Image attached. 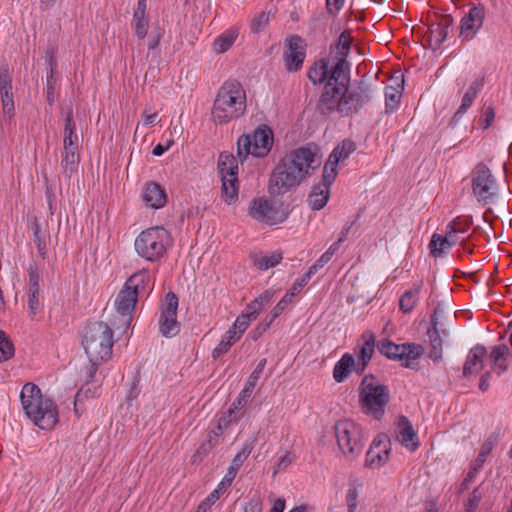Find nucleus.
I'll return each mask as SVG.
<instances>
[{"label":"nucleus","mask_w":512,"mask_h":512,"mask_svg":"<svg viewBox=\"0 0 512 512\" xmlns=\"http://www.w3.org/2000/svg\"><path fill=\"white\" fill-rule=\"evenodd\" d=\"M0 98L3 112L12 115L15 106L12 92V78L8 65H2L0 67Z\"/></svg>","instance_id":"obj_21"},{"label":"nucleus","mask_w":512,"mask_h":512,"mask_svg":"<svg viewBox=\"0 0 512 512\" xmlns=\"http://www.w3.org/2000/svg\"><path fill=\"white\" fill-rule=\"evenodd\" d=\"M246 110V94L240 82L226 81L218 90L212 108V118L224 124L237 119Z\"/></svg>","instance_id":"obj_4"},{"label":"nucleus","mask_w":512,"mask_h":512,"mask_svg":"<svg viewBox=\"0 0 512 512\" xmlns=\"http://www.w3.org/2000/svg\"><path fill=\"white\" fill-rule=\"evenodd\" d=\"M243 406H238L236 402H234L231 407L229 408L227 415H223L220 417L218 421V432L221 434L224 429H226L232 421L236 419V416H234L235 412L242 408Z\"/></svg>","instance_id":"obj_46"},{"label":"nucleus","mask_w":512,"mask_h":512,"mask_svg":"<svg viewBox=\"0 0 512 512\" xmlns=\"http://www.w3.org/2000/svg\"><path fill=\"white\" fill-rule=\"evenodd\" d=\"M498 438V433H493L489 436V438L483 443L476 460L471 466L475 467L477 470L481 469L485 462L486 456L491 453V451L493 450L494 446L498 441Z\"/></svg>","instance_id":"obj_36"},{"label":"nucleus","mask_w":512,"mask_h":512,"mask_svg":"<svg viewBox=\"0 0 512 512\" xmlns=\"http://www.w3.org/2000/svg\"><path fill=\"white\" fill-rule=\"evenodd\" d=\"M26 416L42 430H51L59 421L58 408L50 398L43 397L34 383H26L20 394Z\"/></svg>","instance_id":"obj_3"},{"label":"nucleus","mask_w":512,"mask_h":512,"mask_svg":"<svg viewBox=\"0 0 512 512\" xmlns=\"http://www.w3.org/2000/svg\"><path fill=\"white\" fill-rule=\"evenodd\" d=\"M252 321H254V319L243 311L236 318L233 325L243 334L246 331V329L249 327V325Z\"/></svg>","instance_id":"obj_55"},{"label":"nucleus","mask_w":512,"mask_h":512,"mask_svg":"<svg viewBox=\"0 0 512 512\" xmlns=\"http://www.w3.org/2000/svg\"><path fill=\"white\" fill-rule=\"evenodd\" d=\"M494 118H495V111H494L493 106L489 105V106L485 107L484 112H483V118L480 119V127L483 130L488 129L491 126L492 122L494 121Z\"/></svg>","instance_id":"obj_54"},{"label":"nucleus","mask_w":512,"mask_h":512,"mask_svg":"<svg viewBox=\"0 0 512 512\" xmlns=\"http://www.w3.org/2000/svg\"><path fill=\"white\" fill-rule=\"evenodd\" d=\"M273 296V291H264L262 294H260L257 298H255L251 303L247 305L244 312L255 320L260 314V312L264 309V307L271 302Z\"/></svg>","instance_id":"obj_32"},{"label":"nucleus","mask_w":512,"mask_h":512,"mask_svg":"<svg viewBox=\"0 0 512 512\" xmlns=\"http://www.w3.org/2000/svg\"><path fill=\"white\" fill-rule=\"evenodd\" d=\"M64 140H67L68 144H70L71 141L79 142V137L76 134V123L73 119V111L71 108L67 110L65 116Z\"/></svg>","instance_id":"obj_38"},{"label":"nucleus","mask_w":512,"mask_h":512,"mask_svg":"<svg viewBox=\"0 0 512 512\" xmlns=\"http://www.w3.org/2000/svg\"><path fill=\"white\" fill-rule=\"evenodd\" d=\"M375 376L365 375L359 386V405L362 412L381 420L390 401V392L386 385L375 383Z\"/></svg>","instance_id":"obj_6"},{"label":"nucleus","mask_w":512,"mask_h":512,"mask_svg":"<svg viewBox=\"0 0 512 512\" xmlns=\"http://www.w3.org/2000/svg\"><path fill=\"white\" fill-rule=\"evenodd\" d=\"M268 23L269 14L266 12H261L251 20L250 29L253 33L257 34L262 31L268 25Z\"/></svg>","instance_id":"obj_47"},{"label":"nucleus","mask_w":512,"mask_h":512,"mask_svg":"<svg viewBox=\"0 0 512 512\" xmlns=\"http://www.w3.org/2000/svg\"><path fill=\"white\" fill-rule=\"evenodd\" d=\"M178 297L169 291L165 295V301L160 307L158 319L159 332L166 338H172L180 332L181 324L177 320Z\"/></svg>","instance_id":"obj_15"},{"label":"nucleus","mask_w":512,"mask_h":512,"mask_svg":"<svg viewBox=\"0 0 512 512\" xmlns=\"http://www.w3.org/2000/svg\"><path fill=\"white\" fill-rule=\"evenodd\" d=\"M232 345L233 344L229 343V341H226L225 339L222 338V340L217 345V347H215L214 350L212 351L213 359L216 360L219 357H221L222 355H224L225 353H227Z\"/></svg>","instance_id":"obj_57"},{"label":"nucleus","mask_w":512,"mask_h":512,"mask_svg":"<svg viewBox=\"0 0 512 512\" xmlns=\"http://www.w3.org/2000/svg\"><path fill=\"white\" fill-rule=\"evenodd\" d=\"M347 83L330 80L323 88L316 110L323 116L337 111L342 117L358 113L373 98V87L365 79L350 85V72Z\"/></svg>","instance_id":"obj_1"},{"label":"nucleus","mask_w":512,"mask_h":512,"mask_svg":"<svg viewBox=\"0 0 512 512\" xmlns=\"http://www.w3.org/2000/svg\"><path fill=\"white\" fill-rule=\"evenodd\" d=\"M113 335L112 328L106 322L96 321L87 324L82 337V346L89 361L103 363L111 358Z\"/></svg>","instance_id":"obj_5"},{"label":"nucleus","mask_w":512,"mask_h":512,"mask_svg":"<svg viewBox=\"0 0 512 512\" xmlns=\"http://www.w3.org/2000/svg\"><path fill=\"white\" fill-rule=\"evenodd\" d=\"M358 488L357 486H351L347 491L346 502L347 512H356L358 505Z\"/></svg>","instance_id":"obj_50"},{"label":"nucleus","mask_w":512,"mask_h":512,"mask_svg":"<svg viewBox=\"0 0 512 512\" xmlns=\"http://www.w3.org/2000/svg\"><path fill=\"white\" fill-rule=\"evenodd\" d=\"M478 471L479 470H477L475 467L470 466V469H469L467 475L465 476V478L463 479V481L461 482V484L459 486V493H463L465 490L468 489L469 484L473 482V480L476 476V473Z\"/></svg>","instance_id":"obj_59"},{"label":"nucleus","mask_w":512,"mask_h":512,"mask_svg":"<svg viewBox=\"0 0 512 512\" xmlns=\"http://www.w3.org/2000/svg\"><path fill=\"white\" fill-rule=\"evenodd\" d=\"M450 247H452V246H451V242H449V238H445L442 235L437 234V233H435L432 236V239L430 241V249H431V253L434 256L441 255Z\"/></svg>","instance_id":"obj_39"},{"label":"nucleus","mask_w":512,"mask_h":512,"mask_svg":"<svg viewBox=\"0 0 512 512\" xmlns=\"http://www.w3.org/2000/svg\"><path fill=\"white\" fill-rule=\"evenodd\" d=\"M397 439L399 442L411 451H415L419 447L417 434L409 421V419L401 415L397 421Z\"/></svg>","instance_id":"obj_24"},{"label":"nucleus","mask_w":512,"mask_h":512,"mask_svg":"<svg viewBox=\"0 0 512 512\" xmlns=\"http://www.w3.org/2000/svg\"><path fill=\"white\" fill-rule=\"evenodd\" d=\"M34 241L37 245L38 251L42 257L45 256L46 253V243L45 240L40 235V227L36 223L34 228Z\"/></svg>","instance_id":"obj_58"},{"label":"nucleus","mask_w":512,"mask_h":512,"mask_svg":"<svg viewBox=\"0 0 512 512\" xmlns=\"http://www.w3.org/2000/svg\"><path fill=\"white\" fill-rule=\"evenodd\" d=\"M485 14V7L482 4L471 7L461 20L460 36L472 39L483 26Z\"/></svg>","instance_id":"obj_19"},{"label":"nucleus","mask_w":512,"mask_h":512,"mask_svg":"<svg viewBox=\"0 0 512 512\" xmlns=\"http://www.w3.org/2000/svg\"><path fill=\"white\" fill-rule=\"evenodd\" d=\"M402 92L397 88L388 86L385 91L386 112L393 110L400 102Z\"/></svg>","instance_id":"obj_44"},{"label":"nucleus","mask_w":512,"mask_h":512,"mask_svg":"<svg viewBox=\"0 0 512 512\" xmlns=\"http://www.w3.org/2000/svg\"><path fill=\"white\" fill-rule=\"evenodd\" d=\"M273 145V131L265 125H259L252 135L244 134L237 141V158L240 162L247 159L249 155L258 158L265 157Z\"/></svg>","instance_id":"obj_8"},{"label":"nucleus","mask_w":512,"mask_h":512,"mask_svg":"<svg viewBox=\"0 0 512 512\" xmlns=\"http://www.w3.org/2000/svg\"><path fill=\"white\" fill-rule=\"evenodd\" d=\"M354 366V357L350 353H345L335 364L333 369V378L336 382L341 383L346 380Z\"/></svg>","instance_id":"obj_31"},{"label":"nucleus","mask_w":512,"mask_h":512,"mask_svg":"<svg viewBox=\"0 0 512 512\" xmlns=\"http://www.w3.org/2000/svg\"><path fill=\"white\" fill-rule=\"evenodd\" d=\"M352 43L351 30L345 29L339 36L337 43L331 46V53L336 50V63L332 66L330 80H334L340 84L348 81V73L350 72V64L347 57L350 53Z\"/></svg>","instance_id":"obj_14"},{"label":"nucleus","mask_w":512,"mask_h":512,"mask_svg":"<svg viewBox=\"0 0 512 512\" xmlns=\"http://www.w3.org/2000/svg\"><path fill=\"white\" fill-rule=\"evenodd\" d=\"M318 148L303 146L299 147L284 156L273 169L268 191L271 195H283L310 176L309 170H315L321 164L317 155Z\"/></svg>","instance_id":"obj_2"},{"label":"nucleus","mask_w":512,"mask_h":512,"mask_svg":"<svg viewBox=\"0 0 512 512\" xmlns=\"http://www.w3.org/2000/svg\"><path fill=\"white\" fill-rule=\"evenodd\" d=\"M242 336V333L234 326L232 325L229 330L225 333L223 336V339L226 341H229V343L234 344L236 341H238Z\"/></svg>","instance_id":"obj_62"},{"label":"nucleus","mask_w":512,"mask_h":512,"mask_svg":"<svg viewBox=\"0 0 512 512\" xmlns=\"http://www.w3.org/2000/svg\"><path fill=\"white\" fill-rule=\"evenodd\" d=\"M79 161H80L79 152L64 153V158L62 160V166L64 169V173L70 177L72 172L75 170V168L79 164Z\"/></svg>","instance_id":"obj_43"},{"label":"nucleus","mask_w":512,"mask_h":512,"mask_svg":"<svg viewBox=\"0 0 512 512\" xmlns=\"http://www.w3.org/2000/svg\"><path fill=\"white\" fill-rule=\"evenodd\" d=\"M148 282L149 274L145 270L138 271L127 279L115 301V306L119 314L122 316H131L138 301V297L146 290Z\"/></svg>","instance_id":"obj_9"},{"label":"nucleus","mask_w":512,"mask_h":512,"mask_svg":"<svg viewBox=\"0 0 512 512\" xmlns=\"http://www.w3.org/2000/svg\"><path fill=\"white\" fill-rule=\"evenodd\" d=\"M56 87V79L54 78L53 69H51L50 73L47 75V92H46V100L50 106L54 103V93Z\"/></svg>","instance_id":"obj_53"},{"label":"nucleus","mask_w":512,"mask_h":512,"mask_svg":"<svg viewBox=\"0 0 512 512\" xmlns=\"http://www.w3.org/2000/svg\"><path fill=\"white\" fill-rule=\"evenodd\" d=\"M142 197L146 205L154 209L162 208L167 203L165 190L156 182L145 185Z\"/></svg>","instance_id":"obj_27"},{"label":"nucleus","mask_w":512,"mask_h":512,"mask_svg":"<svg viewBox=\"0 0 512 512\" xmlns=\"http://www.w3.org/2000/svg\"><path fill=\"white\" fill-rule=\"evenodd\" d=\"M218 170L222 180V197L228 204L238 199L237 158L228 152H222L218 159Z\"/></svg>","instance_id":"obj_10"},{"label":"nucleus","mask_w":512,"mask_h":512,"mask_svg":"<svg viewBox=\"0 0 512 512\" xmlns=\"http://www.w3.org/2000/svg\"><path fill=\"white\" fill-rule=\"evenodd\" d=\"M244 512H262V502L260 498L253 497L244 507Z\"/></svg>","instance_id":"obj_61"},{"label":"nucleus","mask_w":512,"mask_h":512,"mask_svg":"<svg viewBox=\"0 0 512 512\" xmlns=\"http://www.w3.org/2000/svg\"><path fill=\"white\" fill-rule=\"evenodd\" d=\"M235 39L234 33L220 35L215 39L213 48L217 53H224L233 45Z\"/></svg>","instance_id":"obj_42"},{"label":"nucleus","mask_w":512,"mask_h":512,"mask_svg":"<svg viewBox=\"0 0 512 512\" xmlns=\"http://www.w3.org/2000/svg\"><path fill=\"white\" fill-rule=\"evenodd\" d=\"M472 224V217L456 218L454 221L447 225V229L455 230V233H466Z\"/></svg>","instance_id":"obj_49"},{"label":"nucleus","mask_w":512,"mask_h":512,"mask_svg":"<svg viewBox=\"0 0 512 512\" xmlns=\"http://www.w3.org/2000/svg\"><path fill=\"white\" fill-rule=\"evenodd\" d=\"M135 34L139 39H144L148 31V20L132 21Z\"/></svg>","instance_id":"obj_56"},{"label":"nucleus","mask_w":512,"mask_h":512,"mask_svg":"<svg viewBox=\"0 0 512 512\" xmlns=\"http://www.w3.org/2000/svg\"><path fill=\"white\" fill-rule=\"evenodd\" d=\"M443 313L444 308L441 305H437L430 317V327L427 330L430 343L429 357L434 361L442 360L443 341L439 331V318Z\"/></svg>","instance_id":"obj_18"},{"label":"nucleus","mask_w":512,"mask_h":512,"mask_svg":"<svg viewBox=\"0 0 512 512\" xmlns=\"http://www.w3.org/2000/svg\"><path fill=\"white\" fill-rule=\"evenodd\" d=\"M332 66L329 65V59L322 58L315 62L308 70L307 76L314 85L323 84L330 81Z\"/></svg>","instance_id":"obj_28"},{"label":"nucleus","mask_w":512,"mask_h":512,"mask_svg":"<svg viewBox=\"0 0 512 512\" xmlns=\"http://www.w3.org/2000/svg\"><path fill=\"white\" fill-rule=\"evenodd\" d=\"M335 251V248L331 246L328 251L323 253L321 257L308 269V273L312 276L314 275L319 269L323 268L325 264H327Z\"/></svg>","instance_id":"obj_48"},{"label":"nucleus","mask_w":512,"mask_h":512,"mask_svg":"<svg viewBox=\"0 0 512 512\" xmlns=\"http://www.w3.org/2000/svg\"><path fill=\"white\" fill-rule=\"evenodd\" d=\"M29 282H28V307L30 315L33 317L41 310L40 303V275L36 264H31L28 269Z\"/></svg>","instance_id":"obj_22"},{"label":"nucleus","mask_w":512,"mask_h":512,"mask_svg":"<svg viewBox=\"0 0 512 512\" xmlns=\"http://www.w3.org/2000/svg\"><path fill=\"white\" fill-rule=\"evenodd\" d=\"M483 85V78L476 79L474 82L471 83V85L469 86V88L467 89L466 93L462 98V103L460 107L454 114V119L460 117L468 110V108L472 105L477 93L481 90Z\"/></svg>","instance_id":"obj_30"},{"label":"nucleus","mask_w":512,"mask_h":512,"mask_svg":"<svg viewBox=\"0 0 512 512\" xmlns=\"http://www.w3.org/2000/svg\"><path fill=\"white\" fill-rule=\"evenodd\" d=\"M171 245V234L161 226L143 230L134 241L136 253L150 262H155L163 257Z\"/></svg>","instance_id":"obj_7"},{"label":"nucleus","mask_w":512,"mask_h":512,"mask_svg":"<svg viewBox=\"0 0 512 512\" xmlns=\"http://www.w3.org/2000/svg\"><path fill=\"white\" fill-rule=\"evenodd\" d=\"M487 355L485 346L477 344L470 349L463 367V376L475 375L483 368V359Z\"/></svg>","instance_id":"obj_26"},{"label":"nucleus","mask_w":512,"mask_h":512,"mask_svg":"<svg viewBox=\"0 0 512 512\" xmlns=\"http://www.w3.org/2000/svg\"><path fill=\"white\" fill-rule=\"evenodd\" d=\"M283 259L282 253L280 251H275L267 255L254 254L252 255V261L255 267L259 270H267L269 268L275 267L278 265Z\"/></svg>","instance_id":"obj_33"},{"label":"nucleus","mask_w":512,"mask_h":512,"mask_svg":"<svg viewBox=\"0 0 512 512\" xmlns=\"http://www.w3.org/2000/svg\"><path fill=\"white\" fill-rule=\"evenodd\" d=\"M301 37L297 35L290 36L287 39L288 51L284 53L285 65L288 71H298L304 62L305 52L299 51Z\"/></svg>","instance_id":"obj_23"},{"label":"nucleus","mask_w":512,"mask_h":512,"mask_svg":"<svg viewBox=\"0 0 512 512\" xmlns=\"http://www.w3.org/2000/svg\"><path fill=\"white\" fill-rule=\"evenodd\" d=\"M248 214L268 226L283 223L288 217V211L283 204L265 197L253 199Z\"/></svg>","instance_id":"obj_11"},{"label":"nucleus","mask_w":512,"mask_h":512,"mask_svg":"<svg viewBox=\"0 0 512 512\" xmlns=\"http://www.w3.org/2000/svg\"><path fill=\"white\" fill-rule=\"evenodd\" d=\"M335 178L336 173L333 172V169L330 172L323 171L321 182L313 186L308 196V204L312 210L318 211L326 206L330 196V187Z\"/></svg>","instance_id":"obj_17"},{"label":"nucleus","mask_w":512,"mask_h":512,"mask_svg":"<svg viewBox=\"0 0 512 512\" xmlns=\"http://www.w3.org/2000/svg\"><path fill=\"white\" fill-rule=\"evenodd\" d=\"M211 449V446H208L206 443H203L192 456V463L201 462Z\"/></svg>","instance_id":"obj_60"},{"label":"nucleus","mask_w":512,"mask_h":512,"mask_svg":"<svg viewBox=\"0 0 512 512\" xmlns=\"http://www.w3.org/2000/svg\"><path fill=\"white\" fill-rule=\"evenodd\" d=\"M266 365V359H262L257 367L255 368V370L250 374L246 384H245V387L243 388V390L240 392L237 400L235 401L237 403L238 406H245L249 397L251 396L256 384H257V381L260 377V374L261 372L263 371L264 367Z\"/></svg>","instance_id":"obj_29"},{"label":"nucleus","mask_w":512,"mask_h":512,"mask_svg":"<svg viewBox=\"0 0 512 512\" xmlns=\"http://www.w3.org/2000/svg\"><path fill=\"white\" fill-rule=\"evenodd\" d=\"M512 353L509 350V348L502 344L495 346L491 353H490V359L492 360V365H496L499 361H506L508 357H511Z\"/></svg>","instance_id":"obj_45"},{"label":"nucleus","mask_w":512,"mask_h":512,"mask_svg":"<svg viewBox=\"0 0 512 512\" xmlns=\"http://www.w3.org/2000/svg\"><path fill=\"white\" fill-rule=\"evenodd\" d=\"M14 355V345L8 339L6 333L0 330V362H4L12 358Z\"/></svg>","instance_id":"obj_41"},{"label":"nucleus","mask_w":512,"mask_h":512,"mask_svg":"<svg viewBox=\"0 0 512 512\" xmlns=\"http://www.w3.org/2000/svg\"><path fill=\"white\" fill-rule=\"evenodd\" d=\"M254 448V442L250 441L245 443L241 451H239L235 457L233 458L229 467L233 468L236 471H239L243 463L247 460L249 455L251 454Z\"/></svg>","instance_id":"obj_40"},{"label":"nucleus","mask_w":512,"mask_h":512,"mask_svg":"<svg viewBox=\"0 0 512 512\" xmlns=\"http://www.w3.org/2000/svg\"><path fill=\"white\" fill-rule=\"evenodd\" d=\"M312 276L306 272L299 280H297L288 292H294V296L308 283Z\"/></svg>","instance_id":"obj_63"},{"label":"nucleus","mask_w":512,"mask_h":512,"mask_svg":"<svg viewBox=\"0 0 512 512\" xmlns=\"http://www.w3.org/2000/svg\"><path fill=\"white\" fill-rule=\"evenodd\" d=\"M377 348L382 355L391 360H405V367H410L409 361L416 360L424 353V348L416 344H395L389 340H381Z\"/></svg>","instance_id":"obj_16"},{"label":"nucleus","mask_w":512,"mask_h":512,"mask_svg":"<svg viewBox=\"0 0 512 512\" xmlns=\"http://www.w3.org/2000/svg\"><path fill=\"white\" fill-rule=\"evenodd\" d=\"M422 288V282L414 285V287L401 296L399 300V308L403 313H409L413 310L419 300V292Z\"/></svg>","instance_id":"obj_34"},{"label":"nucleus","mask_w":512,"mask_h":512,"mask_svg":"<svg viewBox=\"0 0 512 512\" xmlns=\"http://www.w3.org/2000/svg\"><path fill=\"white\" fill-rule=\"evenodd\" d=\"M481 499H482V494H481L479 488H475L470 495L467 509H472L473 511H475V509L479 505Z\"/></svg>","instance_id":"obj_64"},{"label":"nucleus","mask_w":512,"mask_h":512,"mask_svg":"<svg viewBox=\"0 0 512 512\" xmlns=\"http://www.w3.org/2000/svg\"><path fill=\"white\" fill-rule=\"evenodd\" d=\"M335 436L341 452L350 460L355 459L362 450L360 443L361 430L350 420L338 421L335 426Z\"/></svg>","instance_id":"obj_12"},{"label":"nucleus","mask_w":512,"mask_h":512,"mask_svg":"<svg viewBox=\"0 0 512 512\" xmlns=\"http://www.w3.org/2000/svg\"><path fill=\"white\" fill-rule=\"evenodd\" d=\"M386 438V435L380 434L373 440L370 449L366 453V466L372 468L381 467L387 462L390 448L386 444L381 448V445L385 442Z\"/></svg>","instance_id":"obj_20"},{"label":"nucleus","mask_w":512,"mask_h":512,"mask_svg":"<svg viewBox=\"0 0 512 512\" xmlns=\"http://www.w3.org/2000/svg\"><path fill=\"white\" fill-rule=\"evenodd\" d=\"M294 297V292H287L283 298L276 304V306L272 309L273 316L279 317L285 308L292 302V299Z\"/></svg>","instance_id":"obj_52"},{"label":"nucleus","mask_w":512,"mask_h":512,"mask_svg":"<svg viewBox=\"0 0 512 512\" xmlns=\"http://www.w3.org/2000/svg\"><path fill=\"white\" fill-rule=\"evenodd\" d=\"M219 489L213 490L199 505L196 512H206L219 499Z\"/></svg>","instance_id":"obj_51"},{"label":"nucleus","mask_w":512,"mask_h":512,"mask_svg":"<svg viewBox=\"0 0 512 512\" xmlns=\"http://www.w3.org/2000/svg\"><path fill=\"white\" fill-rule=\"evenodd\" d=\"M449 31L440 28L438 25H432L429 29V47L433 51H437L446 40Z\"/></svg>","instance_id":"obj_37"},{"label":"nucleus","mask_w":512,"mask_h":512,"mask_svg":"<svg viewBox=\"0 0 512 512\" xmlns=\"http://www.w3.org/2000/svg\"><path fill=\"white\" fill-rule=\"evenodd\" d=\"M362 340H363V343L358 344V347H359L358 357H359V360L369 363L374 354V351H375L374 334L370 333V332H366L362 335Z\"/></svg>","instance_id":"obj_35"},{"label":"nucleus","mask_w":512,"mask_h":512,"mask_svg":"<svg viewBox=\"0 0 512 512\" xmlns=\"http://www.w3.org/2000/svg\"><path fill=\"white\" fill-rule=\"evenodd\" d=\"M356 150V144L354 141L350 139L343 140L339 145H337L332 153L330 154L328 161L324 165L323 171L330 172L333 169V172L337 174V165L340 161H344L349 157L351 153Z\"/></svg>","instance_id":"obj_25"},{"label":"nucleus","mask_w":512,"mask_h":512,"mask_svg":"<svg viewBox=\"0 0 512 512\" xmlns=\"http://www.w3.org/2000/svg\"><path fill=\"white\" fill-rule=\"evenodd\" d=\"M472 190L477 201L487 204L497 195L495 177L483 162L478 163L472 173Z\"/></svg>","instance_id":"obj_13"}]
</instances>
